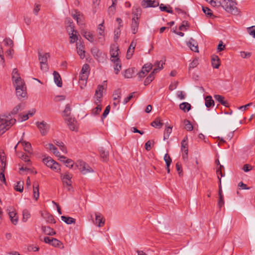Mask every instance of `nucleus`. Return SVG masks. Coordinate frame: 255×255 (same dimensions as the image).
<instances>
[{
  "label": "nucleus",
  "mask_w": 255,
  "mask_h": 255,
  "mask_svg": "<svg viewBox=\"0 0 255 255\" xmlns=\"http://www.w3.org/2000/svg\"><path fill=\"white\" fill-rule=\"evenodd\" d=\"M16 123V120L10 114L0 116V135L4 133Z\"/></svg>",
  "instance_id": "obj_1"
},
{
  "label": "nucleus",
  "mask_w": 255,
  "mask_h": 255,
  "mask_svg": "<svg viewBox=\"0 0 255 255\" xmlns=\"http://www.w3.org/2000/svg\"><path fill=\"white\" fill-rule=\"evenodd\" d=\"M235 0H224L222 2V6L228 12L234 15L239 13V10L237 7Z\"/></svg>",
  "instance_id": "obj_2"
},
{
  "label": "nucleus",
  "mask_w": 255,
  "mask_h": 255,
  "mask_svg": "<svg viewBox=\"0 0 255 255\" xmlns=\"http://www.w3.org/2000/svg\"><path fill=\"white\" fill-rule=\"evenodd\" d=\"M38 60L40 64V69L43 72H47L48 70V65L47 63V59L50 55L49 53H42L40 52L38 53Z\"/></svg>",
  "instance_id": "obj_3"
},
{
  "label": "nucleus",
  "mask_w": 255,
  "mask_h": 255,
  "mask_svg": "<svg viewBox=\"0 0 255 255\" xmlns=\"http://www.w3.org/2000/svg\"><path fill=\"white\" fill-rule=\"evenodd\" d=\"M76 166L80 170L83 174H86L94 171L93 169L88 164L82 160L77 161L76 163Z\"/></svg>",
  "instance_id": "obj_4"
},
{
  "label": "nucleus",
  "mask_w": 255,
  "mask_h": 255,
  "mask_svg": "<svg viewBox=\"0 0 255 255\" xmlns=\"http://www.w3.org/2000/svg\"><path fill=\"white\" fill-rule=\"evenodd\" d=\"M61 178L64 186H67V190L69 192H73L74 189L72 186V175L69 173H66L64 175H62Z\"/></svg>",
  "instance_id": "obj_5"
},
{
  "label": "nucleus",
  "mask_w": 255,
  "mask_h": 255,
  "mask_svg": "<svg viewBox=\"0 0 255 255\" xmlns=\"http://www.w3.org/2000/svg\"><path fill=\"white\" fill-rule=\"evenodd\" d=\"M15 86L16 95L19 99L25 98L26 96V87L24 82L14 85Z\"/></svg>",
  "instance_id": "obj_6"
},
{
  "label": "nucleus",
  "mask_w": 255,
  "mask_h": 255,
  "mask_svg": "<svg viewBox=\"0 0 255 255\" xmlns=\"http://www.w3.org/2000/svg\"><path fill=\"white\" fill-rule=\"evenodd\" d=\"M104 23V21L103 20L102 23L99 24L97 28V31L98 33V41L102 45H103L104 44L105 41V32Z\"/></svg>",
  "instance_id": "obj_7"
},
{
  "label": "nucleus",
  "mask_w": 255,
  "mask_h": 255,
  "mask_svg": "<svg viewBox=\"0 0 255 255\" xmlns=\"http://www.w3.org/2000/svg\"><path fill=\"white\" fill-rule=\"evenodd\" d=\"M43 162L47 167L53 170H56L59 169V164L55 161L53 159H52L51 157H47L44 158L43 159Z\"/></svg>",
  "instance_id": "obj_8"
},
{
  "label": "nucleus",
  "mask_w": 255,
  "mask_h": 255,
  "mask_svg": "<svg viewBox=\"0 0 255 255\" xmlns=\"http://www.w3.org/2000/svg\"><path fill=\"white\" fill-rule=\"evenodd\" d=\"M152 68V65L151 63H147L145 64L142 68L141 71L137 73L138 78L139 80L146 76L147 73L150 71Z\"/></svg>",
  "instance_id": "obj_9"
},
{
  "label": "nucleus",
  "mask_w": 255,
  "mask_h": 255,
  "mask_svg": "<svg viewBox=\"0 0 255 255\" xmlns=\"http://www.w3.org/2000/svg\"><path fill=\"white\" fill-rule=\"evenodd\" d=\"M74 27V26L71 23L70 25L67 28V31L70 35V42L71 43H74L78 40V35L76 34L77 31H75Z\"/></svg>",
  "instance_id": "obj_10"
},
{
  "label": "nucleus",
  "mask_w": 255,
  "mask_h": 255,
  "mask_svg": "<svg viewBox=\"0 0 255 255\" xmlns=\"http://www.w3.org/2000/svg\"><path fill=\"white\" fill-rule=\"evenodd\" d=\"M91 53L93 56L99 61L104 59L105 54L101 52L98 48L95 47L91 49Z\"/></svg>",
  "instance_id": "obj_11"
},
{
  "label": "nucleus",
  "mask_w": 255,
  "mask_h": 255,
  "mask_svg": "<svg viewBox=\"0 0 255 255\" xmlns=\"http://www.w3.org/2000/svg\"><path fill=\"white\" fill-rule=\"evenodd\" d=\"M7 210L8 211L9 218L11 222L13 225H16L17 224L18 221V217L17 215V213L13 211V208L10 207H9Z\"/></svg>",
  "instance_id": "obj_12"
},
{
  "label": "nucleus",
  "mask_w": 255,
  "mask_h": 255,
  "mask_svg": "<svg viewBox=\"0 0 255 255\" xmlns=\"http://www.w3.org/2000/svg\"><path fill=\"white\" fill-rule=\"evenodd\" d=\"M12 79L14 85L16 84H20L23 82V80L20 77L18 70L16 68H14L12 70Z\"/></svg>",
  "instance_id": "obj_13"
},
{
  "label": "nucleus",
  "mask_w": 255,
  "mask_h": 255,
  "mask_svg": "<svg viewBox=\"0 0 255 255\" xmlns=\"http://www.w3.org/2000/svg\"><path fill=\"white\" fill-rule=\"evenodd\" d=\"M138 17L137 14L132 18V22L131 24V29L132 33L134 34H136L138 31L139 22L138 21Z\"/></svg>",
  "instance_id": "obj_14"
},
{
  "label": "nucleus",
  "mask_w": 255,
  "mask_h": 255,
  "mask_svg": "<svg viewBox=\"0 0 255 255\" xmlns=\"http://www.w3.org/2000/svg\"><path fill=\"white\" fill-rule=\"evenodd\" d=\"M37 126L39 129L41 134L43 135H45L49 129V126L43 121L40 123L37 122Z\"/></svg>",
  "instance_id": "obj_15"
},
{
  "label": "nucleus",
  "mask_w": 255,
  "mask_h": 255,
  "mask_svg": "<svg viewBox=\"0 0 255 255\" xmlns=\"http://www.w3.org/2000/svg\"><path fill=\"white\" fill-rule=\"evenodd\" d=\"M141 5L144 8L148 7H155L157 6L159 3L158 2H156L154 0H142Z\"/></svg>",
  "instance_id": "obj_16"
},
{
  "label": "nucleus",
  "mask_w": 255,
  "mask_h": 255,
  "mask_svg": "<svg viewBox=\"0 0 255 255\" xmlns=\"http://www.w3.org/2000/svg\"><path fill=\"white\" fill-rule=\"evenodd\" d=\"M21 143L22 145L24 147V150L25 152H26L27 153L29 154H32L33 150L31 146V144L30 142L26 141L25 140L22 141V140H20L18 142V144Z\"/></svg>",
  "instance_id": "obj_17"
},
{
  "label": "nucleus",
  "mask_w": 255,
  "mask_h": 255,
  "mask_svg": "<svg viewBox=\"0 0 255 255\" xmlns=\"http://www.w3.org/2000/svg\"><path fill=\"white\" fill-rule=\"evenodd\" d=\"M218 179L219 180L220 185H219V193H218L219 196V199L218 200V205L219 207L220 208H221L224 205V197H223V195L222 193V187H221V177H218Z\"/></svg>",
  "instance_id": "obj_18"
},
{
  "label": "nucleus",
  "mask_w": 255,
  "mask_h": 255,
  "mask_svg": "<svg viewBox=\"0 0 255 255\" xmlns=\"http://www.w3.org/2000/svg\"><path fill=\"white\" fill-rule=\"evenodd\" d=\"M187 45L194 52H198V48L197 42L193 38H190L189 41L186 42Z\"/></svg>",
  "instance_id": "obj_19"
},
{
  "label": "nucleus",
  "mask_w": 255,
  "mask_h": 255,
  "mask_svg": "<svg viewBox=\"0 0 255 255\" xmlns=\"http://www.w3.org/2000/svg\"><path fill=\"white\" fill-rule=\"evenodd\" d=\"M70 129L72 130H75L76 129V121L74 118L68 117L65 119Z\"/></svg>",
  "instance_id": "obj_20"
},
{
  "label": "nucleus",
  "mask_w": 255,
  "mask_h": 255,
  "mask_svg": "<svg viewBox=\"0 0 255 255\" xmlns=\"http://www.w3.org/2000/svg\"><path fill=\"white\" fill-rule=\"evenodd\" d=\"M76 45H77V49L78 54L80 56L81 58L83 59L85 56V51L84 50V45L83 44H82V43H79V42H77L76 44Z\"/></svg>",
  "instance_id": "obj_21"
},
{
  "label": "nucleus",
  "mask_w": 255,
  "mask_h": 255,
  "mask_svg": "<svg viewBox=\"0 0 255 255\" xmlns=\"http://www.w3.org/2000/svg\"><path fill=\"white\" fill-rule=\"evenodd\" d=\"M96 224L99 227H103L105 224V219L100 213H96Z\"/></svg>",
  "instance_id": "obj_22"
},
{
  "label": "nucleus",
  "mask_w": 255,
  "mask_h": 255,
  "mask_svg": "<svg viewBox=\"0 0 255 255\" xmlns=\"http://www.w3.org/2000/svg\"><path fill=\"white\" fill-rule=\"evenodd\" d=\"M53 75L55 83L58 87H61L62 86V82L59 73L57 71H54Z\"/></svg>",
  "instance_id": "obj_23"
},
{
  "label": "nucleus",
  "mask_w": 255,
  "mask_h": 255,
  "mask_svg": "<svg viewBox=\"0 0 255 255\" xmlns=\"http://www.w3.org/2000/svg\"><path fill=\"white\" fill-rule=\"evenodd\" d=\"M88 78V76L86 75L79 76V85L81 89H84L86 86Z\"/></svg>",
  "instance_id": "obj_24"
},
{
  "label": "nucleus",
  "mask_w": 255,
  "mask_h": 255,
  "mask_svg": "<svg viewBox=\"0 0 255 255\" xmlns=\"http://www.w3.org/2000/svg\"><path fill=\"white\" fill-rule=\"evenodd\" d=\"M48 148L53 153L57 156L59 157L60 159H66L64 156H60V153L58 151L57 148L52 143H49L48 145Z\"/></svg>",
  "instance_id": "obj_25"
},
{
  "label": "nucleus",
  "mask_w": 255,
  "mask_h": 255,
  "mask_svg": "<svg viewBox=\"0 0 255 255\" xmlns=\"http://www.w3.org/2000/svg\"><path fill=\"white\" fill-rule=\"evenodd\" d=\"M212 65L214 68L218 69L220 65V60L217 55H213L211 58Z\"/></svg>",
  "instance_id": "obj_26"
},
{
  "label": "nucleus",
  "mask_w": 255,
  "mask_h": 255,
  "mask_svg": "<svg viewBox=\"0 0 255 255\" xmlns=\"http://www.w3.org/2000/svg\"><path fill=\"white\" fill-rule=\"evenodd\" d=\"M112 61L114 63V70L116 74H118L121 70L122 65L120 59H112Z\"/></svg>",
  "instance_id": "obj_27"
},
{
  "label": "nucleus",
  "mask_w": 255,
  "mask_h": 255,
  "mask_svg": "<svg viewBox=\"0 0 255 255\" xmlns=\"http://www.w3.org/2000/svg\"><path fill=\"white\" fill-rule=\"evenodd\" d=\"M104 90V87L103 85H98L97 89L95 92V96L97 99V101L99 102H100V99L103 97V91Z\"/></svg>",
  "instance_id": "obj_28"
},
{
  "label": "nucleus",
  "mask_w": 255,
  "mask_h": 255,
  "mask_svg": "<svg viewBox=\"0 0 255 255\" xmlns=\"http://www.w3.org/2000/svg\"><path fill=\"white\" fill-rule=\"evenodd\" d=\"M83 36L91 43H94L95 39L92 32L89 31H84L83 32Z\"/></svg>",
  "instance_id": "obj_29"
},
{
  "label": "nucleus",
  "mask_w": 255,
  "mask_h": 255,
  "mask_svg": "<svg viewBox=\"0 0 255 255\" xmlns=\"http://www.w3.org/2000/svg\"><path fill=\"white\" fill-rule=\"evenodd\" d=\"M42 231L47 235L54 236L56 234V232L53 229L48 226H42Z\"/></svg>",
  "instance_id": "obj_30"
},
{
  "label": "nucleus",
  "mask_w": 255,
  "mask_h": 255,
  "mask_svg": "<svg viewBox=\"0 0 255 255\" xmlns=\"http://www.w3.org/2000/svg\"><path fill=\"white\" fill-rule=\"evenodd\" d=\"M164 64L161 60V61H156L154 64V66L155 68L154 69L153 73H157L162 69H163V64Z\"/></svg>",
  "instance_id": "obj_31"
},
{
  "label": "nucleus",
  "mask_w": 255,
  "mask_h": 255,
  "mask_svg": "<svg viewBox=\"0 0 255 255\" xmlns=\"http://www.w3.org/2000/svg\"><path fill=\"white\" fill-rule=\"evenodd\" d=\"M38 187L39 185L37 183H34L33 185V196L36 200H37L39 196Z\"/></svg>",
  "instance_id": "obj_32"
},
{
  "label": "nucleus",
  "mask_w": 255,
  "mask_h": 255,
  "mask_svg": "<svg viewBox=\"0 0 255 255\" xmlns=\"http://www.w3.org/2000/svg\"><path fill=\"white\" fill-rule=\"evenodd\" d=\"M100 155L103 161H106L108 159L109 152L105 150L103 147L99 149Z\"/></svg>",
  "instance_id": "obj_33"
},
{
  "label": "nucleus",
  "mask_w": 255,
  "mask_h": 255,
  "mask_svg": "<svg viewBox=\"0 0 255 255\" xmlns=\"http://www.w3.org/2000/svg\"><path fill=\"white\" fill-rule=\"evenodd\" d=\"M119 49L118 47H113L111 49L110 54L113 59H119L118 57Z\"/></svg>",
  "instance_id": "obj_34"
},
{
  "label": "nucleus",
  "mask_w": 255,
  "mask_h": 255,
  "mask_svg": "<svg viewBox=\"0 0 255 255\" xmlns=\"http://www.w3.org/2000/svg\"><path fill=\"white\" fill-rule=\"evenodd\" d=\"M179 108L184 112H187L191 109V106L187 102H183L179 105Z\"/></svg>",
  "instance_id": "obj_35"
},
{
  "label": "nucleus",
  "mask_w": 255,
  "mask_h": 255,
  "mask_svg": "<svg viewBox=\"0 0 255 255\" xmlns=\"http://www.w3.org/2000/svg\"><path fill=\"white\" fill-rule=\"evenodd\" d=\"M205 106L207 108H210L214 105V101L211 96H207L205 99Z\"/></svg>",
  "instance_id": "obj_36"
},
{
  "label": "nucleus",
  "mask_w": 255,
  "mask_h": 255,
  "mask_svg": "<svg viewBox=\"0 0 255 255\" xmlns=\"http://www.w3.org/2000/svg\"><path fill=\"white\" fill-rule=\"evenodd\" d=\"M61 220L66 223L67 224L70 225L73 223H75L76 220L72 217H67L65 216H62L61 217Z\"/></svg>",
  "instance_id": "obj_37"
},
{
  "label": "nucleus",
  "mask_w": 255,
  "mask_h": 255,
  "mask_svg": "<svg viewBox=\"0 0 255 255\" xmlns=\"http://www.w3.org/2000/svg\"><path fill=\"white\" fill-rule=\"evenodd\" d=\"M24 182L23 181H19L16 182V184L14 185V189L16 191L22 192L23 190Z\"/></svg>",
  "instance_id": "obj_38"
},
{
  "label": "nucleus",
  "mask_w": 255,
  "mask_h": 255,
  "mask_svg": "<svg viewBox=\"0 0 255 255\" xmlns=\"http://www.w3.org/2000/svg\"><path fill=\"white\" fill-rule=\"evenodd\" d=\"M134 73V68H129L125 70L124 76L126 78H130Z\"/></svg>",
  "instance_id": "obj_39"
},
{
  "label": "nucleus",
  "mask_w": 255,
  "mask_h": 255,
  "mask_svg": "<svg viewBox=\"0 0 255 255\" xmlns=\"http://www.w3.org/2000/svg\"><path fill=\"white\" fill-rule=\"evenodd\" d=\"M89 68H90V66L88 64H84L83 66V67L81 71L80 76H83V75L88 76Z\"/></svg>",
  "instance_id": "obj_40"
},
{
  "label": "nucleus",
  "mask_w": 255,
  "mask_h": 255,
  "mask_svg": "<svg viewBox=\"0 0 255 255\" xmlns=\"http://www.w3.org/2000/svg\"><path fill=\"white\" fill-rule=\"evenodd\" d=\"M151 126L154 128H160L163 125V123L158 119H156L151 124Z\"/></svg>",
  "instance_id": "obj_41"
},
{
  "label": "nucleus",
  "mask_w": 255,
  "mask_h": 255,
  "mask_svg": "<svg viewBox=\"0 0 255 255\" xmlns=\"http://www.w3.org/2000/svg\"><path fill=\"white\" fill-rule=\"evenodd\" d=\"M21 154V156H20L18 154V156L23 161L27 163V165L28 166L31 165V161L30 160L28 155L25 154L24 153H20Z\"/></svg>",
  "instance_id": "obj_42"
},
{
  "label": "nucleus",
  "mask_w": 255,
  "mask_h": 255,
  "mask_svg": "<svg viewBox=\"0 0 255 255\" xmlns=\"http://www.w3.org/2000/svg\"><path fill=\"white\" fill-rule=\"evenodd\" d=\"M51 241L52 242L51 245H52V246L61 248H64V246H63L62 242L58 240L57 239L53 238Z\"/></svg>",
  "instance_id": "obj_43"
},
{
  "label": "nucleus",
  "mask_w": 255,
  "mask_h": 255,
  "mask_svg": "<svg viewBox=\"0 0 255 255\" xmlns=\"http://www.w3.org/2000/svg\"><path fill=\"white\" fill-rule=\"evenodd\" d=\"M166 128L165 129L164 132V136H163V139L166 140L168 139L170 134H171L172 132V128L170 126H166Z\"/></svg>",
  "instance_id": "obj_44"
},
{
  "label": "nucleus",
  "mask_w": 255,
  "mask_h": 255,
  "mask_svg": "<svg viewBox=\"0 0 255 255\" xmlns=\"http://www.w3.org/2000/svg\"><path fill=\"white\" fill-rule=\"evenodd\" d=\"M168 7L169 8H168V7L167 6H165L163 3H161L159 5V8L161 11H166L169 13H173V11L171 9V7L170 6V5H168Z\"/></svg>",
  "instance_id": "obj_45"
},
{
  "label": "nucleus",
  "mask_w": 255,
  "mask_h": 255,
  "mask_svg": "<svg viewBox=\"0 0 255 255\" xmlns=\"http://www.w3.org/2000/svg\"><path fill=\"white\" fill-rule=\"evenodd\" d=\"M155 73H153V72H152L146 78L144 81V85H147L149 83H150L152 80L154 78V75Z\"/></svg>",
  "instance_id": "obj_46"
},
{
  "label": "nucleus",
  "mask_w": 255,
  "mask_h": 255,
  "mask_svg": "<svg viewBox=\"0 0 255 255\" xmlns=\"http://www.w3.org/2000/svg\"><path fill=\"white\" fill-rule=\"evenodd\" d=\"M113 100L114 101L120 100L121 97V91L120 89L114 91L113 95Z\"/></svg>",
  "instance_id": "obj_47"
},
{
  "label": "nucleus",
  "mask_w": 255,
  "mask_h": 255,
  "mask_svg": "<svg viewBox=\"0 0 255 255\" xmlns=\"http://www.w3.org/2000/svg\"><path fill=\"white\" fill-rule=\"evenodd\" d=\"M61 161H63L65 164L66 166L72 168L74 165V162L72 160L70 159H60Z\"/></svg>",
  "instance_id": "obj_48"
},
{
  "label": "nucleus",
  "mask_w": 255,
  "mask_h": 255,
  "mask_svg": "<svg viewBox=\"0 0 255 255\" xmlns=\"http://www.w3.org/2000/svg\"><path fill=\"white\" fill-rule=\"evenodd\" d=\"M185 128L188 131H192L193 129V127L190 122L188 120H184Z\"/></svg>",
  "instance_id": "obj_49"
},
{
  "label": "nucleus",
  "mask_w": 255,
  "mask_h": 255,
  "mask_svg": "<svg viewBox=\"0 0 255 255\" xmlns=\"http://www.w3.org/2000/svg\"><path fill=\"white\" fill-rule=\"evenodd\" d=\"M112 4L109 7V12L110 14H113L116 10V5L117 4V0H112Z\"/></svg>",
  "instance_id": "obj_50"
},
{
  "label": "nucleus",
  "mask_w": 255,
  "mask_h": 255,
  "mask_svg": "<svg viewBox=\"0 0 255 255\" xmlns=\"http://www.w3.org/2000/svg\"><path fill=\"white\" fill-rule=\"evenodd\" d=\"M22 221L25 222L30 218V214L29 212L27 209H24L22 212Z\"/></svg>",
  "instance_id": "obj_51"
},
{
  "label": "nucleus",
  "mask_w": 255,
  "mask_h": 255,
  "mask_svg": "<svg viewBox=\"0 0 255 255\" xmlns=\"http://www.w3.org/2000/svg\"><path fill=\"white\" fill-rule=\"evenodd\" d=\"M121 28L120 27H118L114 30V40L116 42L119 39V38L121 34Z\"/></svg>",
  "instance_id": "obj_52"
},
{
  "label": "nucleus",
  "mask_w": 255,
  "mask_h": 255,
  "mask_svg": "<svg viewBox=\"0 0 255 255\" xmlns=\"http://www.w3.org/2000/svg\"><path fill=\"white\" fill-rule=\"evenodd\" d=\"M202 10L209 17H211L213 15L211 10L207 7L202 6Z\"/></svg>",
  "instance_id": "obj_53"
},
{
  "label": "nucleus",
  "mask_w": 255,
  "mask_h": 255,
  "mask_svg": "<svg viewBox=\"0 0 255 255\" xmlns=\"http://www.w3.org/2000/svg\"><path fill=\"white\" fill-rule=\"evenodd\" d=\"M71 109L70 108L69 104H67L66 105L65 109L64 111V116H66L67 118L70 116L71 113Z\"/></svg>",
  "instance_id": "obj_54"
},
{
  "label": "nucleus",
  "mask_w": 255,
  "mask_h": 255,
  "mask_svg": "<svg viewBox=\"0 0 255 255\" xmlns=\"http://www.w3.org/2000/svg\"><path fill=\"white\" fill-rule=\"evenodd\" d=\"M3 41L4 42V45L5 46H9L10 47H13V41L9 38H5L3 40Z\"/></svg>",
  "instance_id": "obj_55"
},
{
  "label": "nucleus",
  "mask_w": 255,
  "mask_h": 255,
  "mask_svg": "<svg viewBox=\"0 0 255 255\" xmlns=\"http://www.w3.org/2000/svg\"><path fill=\"white\" fill-rule=\"evenodd\" d=\"M247 31L254 38H255V26L248 27L247 28Z\"/></svg>",
  "instance_id": "obj_56"
},
{
  "label": "nucleus",
  "mask_w": 255,
  "mask_h": 255,
  "mask_svg": "<svg viewBox=\"0 0 255 255\" xmlns=\"http://www.w3.org/2000/svg\"><path fill=\"white\" fill-rule=\"evenodd\" d=\"M186 27H189L188 22L187 21H183L181 25L179 26V29L180 30H187Z\"/></svg>",
  "instance_id": "obj_57"
},
{
  "label": "nucleus",
  "mask_w": 255,
  "mask_h": 255,
  "mask_svg": "<svg viewBox=\"0 0 255 255\" xmlns=\"http://www.w3.org/2000/svg\"><path fill=\"white\" fill-rule=\"evenodd\" d=\"M198 65V61L197 59L193 60L189 64V70H190L192 69L197 67Z\"/></svg>",
  "instance_id": "obj_58"
},
{
  "label": "nucleus",
  "mask_w": 255,
  "mask_h": 255,
  "mask_svg": "<svg viewBox=\"0 0 255 255\" xmlns=\"http://www.w3.org/2000/svg\"><path fill=\"white\" fill-rule=\"evenodd\" d=\"M22 104H19L17 106H16V107H15L13 110L11 111V112H10V115H16L17 114V113L18 112L19 110H20V108L21 107V106H22Z\"/></svg>",
  "instance_id": "obj_59"
},
{
  "label": "nucleus",
  "mask_w": 255,
  "mask_h": 255,
  "mask_svg": "<svg viewBox=\"0 0 255 255\" xmlns=\"http://www.w3.org/2000/svg\"><path fill=\"white\" fill-rule=\"evenodd\" d=\"M164 160L166 163V164H167L168 165H170L172 162V159H171L170 156L167 153H166L165 154V155L164 156Z\"/></svg>",
  "instance_id": "obj_60"
},
{
  "label": "nucleus",
  "mask_w": 255,
  "mask_h": 255,
  "mask_svg": "<svg viewBox=\"0 0 255 255\" xmlns=\"http://www.w3.org/2000/svg\"><path fill=\"white\" fill-rule=\"evenodd\" d=\"M136 93L135 92H133V93H130L129 96L128 97H127V98H126L123 102V104L124 105H126L127 103H128V101L129 100H130L133 97V95Z\"/></svg>",
  "instance_id": "obj_61"
},
{
  "label": "nucleus",
  "mask_w": 255,
  "mask_h": 255,
  "mask_svg": "<svg viewBox=\"0 0 255 255\" xmlns=\"http://www.w3.org/2000/svg\"><path fill=\"white\" fill-rule=\"evenodd\" d=\"M72 16L74 19L76 20L77 23H79L80 22L79 20L80 16V11H76L75 13H73L72 14Z\"/></svg>",
  "instance_id": "obj_62"
},
{
  "label": "nucleus",
  "mask_w": 255,
  "mask_h": 255,
  "mask_svg": "<svg viewBox=\"0 0 255 255\" xmlns=\"http://www.w3.org/2000/svg\"><path fill=\"white\" fill-rule=\"evenodd\" d=\"M47 221L50 223H55L56 221L54 218V217L51 214H48L47 217H46Z\"/></svg>",
  "instance_id": "obj_63"
},
{
  "label": "nucleus",
  "mask_w": 255,
  "mask_h": 255,
  "mask_svg": "<svg viewBox=\"0 0 255 255\" xmlns=\"http://www.w3.org/2000/svg\"><path fill=\"white\" fill-rule=\"evenodd\" d=\"M178 84V82L177 81H175L171 83L169 86V90L170 91H173V90L177 88Z\"/></svg>",
  "instance_id": "obj_64"
}]
</instances>
